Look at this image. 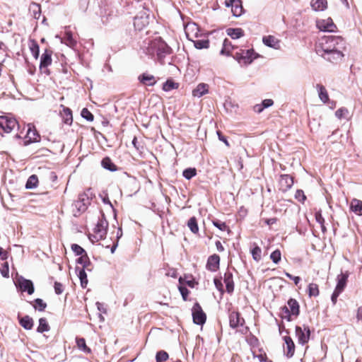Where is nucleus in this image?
<instances>
[{
	"instance_id": "obj_37",
	"label": "nucleus",
	"mask_w": 362,
	"mask_h": 362,
	"mask_svg": "<svg viewBox=\"0 0 362 362\" xmlns=\"http://www.w3.org/2000/svg\"><path fill=\"white\" fill-rule=\"evenodd\" d=\"M38 183V178L36 175H32L29 177L28 179L26 184H25V188L26 189H34L37 186Z\"/></svg>"
},
{
	"instance_id": "obj_64",
	"label": "nucleus",
	"mask_w": 362,
	"mask_h": 362,
	"mask_svg": "<svg viewBox=\"0 0 362 362\" xmlns=\"http://www.w3.org/2000/svg\"><path fill=\"white\" fill-rule=\"evenodd\" d=\"M8 257L7 252L5 251L1 247H0V258L2 260L6 259Z\"/></svg>"
},
{
	"instance_id": "obj_21",
	"label": "nucleus",
	"mask_w": 362,
	"mask_h": 362,
	"mask_svg": "<svg viewBox=\"0 0 362 362\" xmlns=\"http://www.w3.org/2000/svg\"><path fill=\"white\" fill-rule=\"evenodd\" d=\"M63 110L60 112V115L64 123L71 125L73 122L72 111L70 108L62 105Z\"/></svg>"
},
{
	"instance_id": "obj_32",
	"label": "nucleus",
	"mask_w": 362,
	"mask_h": 362,
	"mask_svg": "<svg viewBox=\"0 0 362 362\" xmlns=\"http://www.w3.org/2000/svg\"><path fill=\"white\" fill-rule=\"evenodd\" d=\"M243 10L242 1L240 0H235L231 8L233 15L235 17L240 16L243 13Z\"/></svg>"
},
{
	"instance_id": "obj_3",
	"label": "nucleus",
	"mask_w": 362,
	"mask_h": 362,
	"mask_svg": "<svg viewBox=\"0 0 362 362\" xmlns=\"http://www.w3.org/2000/svg\"><path fill=\"white\" fill-rule=\"evenodd\" d=\"M148 51L152 54L156 53L158 60L163 64L164 58L171 54L172 49L161 37H158L151 41L148 45Z\"/></svg>"
},
{
	"instance_id": "obj_23",
	"label": "nucleus",
	"mask_w": 362,
	"mask_h": 362,
	"mask_svg": "<svg viewBox=\"0 0 362 362\" xmlns=\"http://www.w3.org/2000/svg\"><path fill=\"white\" fill-rule=\"evenodd\" d=\"M349 274L347 273H343L341 272L340 274L337 276V284L335 287V289L342 292L346 285L347 279H348Z\"/></svg>"
},
{
	"instance_id": "obj_8",
	"label": "nucleus",
	"mask_w": 362,
	"mask_h": 362,
	"mask_svg": "<svg viewBox=\"0 0 362 362\" xmlns=\"http://www.w3.org/2000/svg\"><path fill=\"white\" fill-rule=\"evenodd\" d=\"M148 23L149 15L146 11H141L134 18V26L136 30H143Z\"/></svg>"
},
{
	"instance_id": "obj_10",
	"label": "nucleus",
	"mask_w": 362,
	"mask_h": 362,
	"mask_svg": "<svg viewBox=\"0 0 362 362\" xmlns=\"http://www.w3.org/2000/svg\"><path fill=\"white\" fill-rule=\"evenodd\" d=\"M296 334L298 337V343L303 345L306 344L310 339V328L308 326H304V329H303L300 327L296 326Z\"/></svg>"
},
{
	"instance_id": "obj_38",
	"label": "nucleus",
	"mask_w": 362,
	"mask_h": 362,
	"mask_svg": "<svg viewBox=\"0 0 362 362\" xmlns=\"http://www.w3.org/2000/svg\"><path fill=\"white\" fill-rule=\"evenodd\" d=\"M178 86V83L174 82L172 79H168L163 85V90L165 92H168L177 88Z\"/></svg>"
},
{
	"instance_id": "obj_22",
	"label": "nucleus",
	"mask_w": 362,
	"mask_h": 362,
	"mask_svg": "<svg viewBox=\"0 0 362 362\" xmlns=\"http://www.w3.org/2000/svg\"><path fill=\"white\" fill-rule=\"evenodd\" d=\"M209 85L206 83H201L192 90V95L194 97L201 98L204 95L208 93Z\"/></svg>"
},
{
	"instance_id": "obj_36",
	"label": "nucleus",
	"mask_w": 362,
	"mask_h": 362,
	"mask_svg": "<svg viewBox=\"0 0 362 362\" xmlns=\"http://www.w3.org/2000/svg\"><path fill=\"white\" fill-rule=\"evenodd\" d=\"M50 329L49 325L47 323V321L45 318L42 317L39 320V325L37 328V332L40 333H42L44 332H47Z\"/></svg>"
},
{
	"instance_id": "obj_33",
	"label": "nucleus",
	"mask_w": 362,
	"mask_h": 362,
	"mask_svg": "<svg viewBox=\"0 0 362 362\" xmlns=\"http://www.w3.org/2000/svg\"><path fill=\"white\" fill-rule=\"evenodd\" d=\"M233 46L230 41L226 38L223 42V47L220 52V54L230 56Z\"/></svg>"
},
{
	"instance_id": "obj_29",
	"label": "nucleus",
	"mask_w": 362,
	"mask_h": 362,
	"mask_svg": "<svg viewBox=\"0 0 362 362\" xmlns=\"http://www.w3.org/2000/svg\"><path fill=\"white\" fill-rule=\"evenodd\" d=\"M19 323L25 329H31L33 326V320L28 315H25L23 317H20Z\"/></svg>"
},
{
	"instance_id": "obj_19",
	"label": "nucleus",
	"mask_w": 362,
	"mask_h": 362,
	"mask_svg": "<svg viewBox=\"0 0 362 362\" xmlns=\"http://www.w3.org/2000/svg\"><path fill=\"white\" fill-rule=\"evenodd\" d=\"M138 79L144 85L153 86L156 83L155 77L148 73H144L139 76Z\"/></svg>"
},
{
	"instance_id": "obj_47",
	"label": "nucleus",
	"mask_w": 362,
	"mask_h": 362,
	"mask_svg": "<svg viewBox=\"0 0 362 362\" xmlns=\"http://www.w3.org/2000/svg\"><path fill=\"white\" fill-rule=\"evenodd\" d=\"M168 354L165 351H159L156 356V362H163L168 359Z\"/></svg>"
},
{
	"instance_id": "obj_50",
	"label": "nucleus",
	"mask_w": 362,
	"mask_h": 362,
	"mask_svg": "<svg viewBox=\"0 0 362 362\" xmlns=\"http://www.w3.org/2000/svg\"><path fill=\"white\" fill-rule=\"evenodd\" d=\"M71 247L72 251L77 256H83V255H85V252H86V250L78 244H72Z\"/></svg>"
},
{
	"instance_id": "obj_54",
	"label": "nucleus",
	"mask_w": 362,
	"mask_h": 362,
	"mask_svg": "<svg viewBox=\"0 0 362 362\" xmlns=\"http://www.w3.org/2000/svg\"><path fill=\"white\" fill-rule=\"evenodd\" d=\"M348 113H349V111L346 107H341L335 112V116L338 119H341Z\"/></svg>"
},
{
	"instance_id": "obj_52",
	"label": "nucleus",
	"mask_w": 362,
	"mask_h": 362,
	"mask_svg": "<svg viewBox=\"0 0 362 362\" xmlns=\"http://www.w3.org/2000/svg\"><path fill=\"white\" fill-rule=\"evenodd\" d=\"M212 223L215 227L218 228L221 231H225L228 229V226H226V223L220 220H214Z\"/></svg>"
},
{
	"instance_id": "obj_11",
	"label": "nucleus",
	"mask_w": 362,
	"mask_h": 362,
	"mask_svg": "<svg viewBox=\"0 0 362 362\" xmlns=\"http://www.w3.org/2000/svg\"><path fill=\"white\" fill-rule=\"evenodd\" d=\"M317 27L322 31L324 32H334L337 26L333 23L332 18H328L325 20H320L317 21Z\"/></svg>"
},
{
	"instance_id": "obj_46",
	"label": "nucleus",
	"mask_w": 362,
	"mask_h": 362,
	"mask_svg": "<svg viewBox=\"0 0 362 362\" xmlns=\"http://www.w3.org/2000/svg\"><path fill=\"white\" fill-rule=\"evenodd\" d=\"M34 308L39 311H44L47 307V304L41 299L36 298L35 300Z\"/></svg>"
},
{
	"instance_id": "obj_12",
	"label": "nucleus",
	"mask_w": 362,
	"mask_h": 362,
	"mask_svg": "<svg viewBox=\"0 0 362 362\" xmlns=\"http://www.w3.org/2000/svg\"><path fill=\"white\" fill-rule=\"evenodd\" d=\"M18 286L23 292H27L29 295L33 294L35 291L33 281L23 276L18 279Z\"/></svg>"
},
{
	"instance_id": "obj_15",
	"label": "nucleus",
	"mask_w": 362,
	"mask_h": 362,
	"mask_svg": "<svg viewBox=\"0 0 362 362\" xmlns=\"http://www.w3.org/2000/svg\"><path fill=\"white\" fill-rule=\"evenodd\" d=\"M220 257L218 255H213L209 257L206 267L209 271L216 272L219 268Z\"/></svg>"
},
{
	"instance_id": "obj_63",
	"label": "nucleus",
	"mask_w": 362,
	"mask_h": 362,
	"mask_svg": "<svg viewBox=\"0 0 362 362\" xmlns=\"http://www.w3.org/2000/svg\"><path fill=\"white\" fill-rule=\"evenodd\" d=\"M217 134L218 136V139L220 141H223L227 146H229L228 141L227 139L226 138V136L222 135V134L220 132H217Z\"/></svg>"
},
{
	"instance_id": "obj_35",
	"label": "nucleus",
	"mask_w": 362,
	"mask_h": 362,
	"mask_svg": "<svg viewBox=\"0 0 362 362\" xmlns=\"http://www.w3.org/2000/svg\"><path fill=\"white\" fill-rule=\"evenodd\" d=\"M186 35L187 37H189V31L192 33H194V35L195 37H198L199 35L198 33L199 32V28L197 25V24L192 23H188L186 26Z\"/></svg>"
},
{
	"instance_id": "obj_9",
	"label": "nucleus",
	"mask_w": 362,
	"mask_h": 362,
	"mask_svg": "<svg viewBox=\"0 0 362 362\" xmlns=\"http://www.w3.org/2000/svg\"><path fill=\"white\" fill-rule=\"evenodd\" d=\"M192 315L194 323L202 325L205 323L206 315L203 311L199 303H195L192 309Z\"/></svg>"
},
{
	"instance_id": "obj_18",
	"label": "nucleus",
	"mask_w": 362,
	"mask_h": 362,
	"mask_svg": "<svg viewBox=\"0 0 362 362\" xmlns=\"http://www.w3.org/2000/svg\"><path fill=\"white\" fill-rule=\"evenodd\" d=\"M263 43L269 47L278 49L280 48V41L272 35H268L263 37Z\"/></svg>"
},
{
	"instance_id": "obj_5",
	"label": "nucleus",
	"mask_w": 362,
	"mask_h": 362,
	"mask_svg": "<svg viewBox=\"0 0 362 362\" xmlns=\"http://www.w3.org/2000/svg\"><path fill=\"white\" fill-rule=\"evenodd\" d=\"M258 54L255 53L253 49H240V52H235L233 58L238 61L240 65H248L251 64L254 59L258 57Z\"/></svg>"
},
{
	"instance_id": "obj_41",
	"label": "nucleus",
	"mask_w": 362,
	"mask_h": 362,
	"mask_svg": "<svg viewBox=\"0 0 362 362\" xmlns=\"http://www.w3.org/2000/svg\"><path fill=\"white\" fill-rule=\"evenodd\" d=\"M76 344L78 349L85 353L90 354L91 352L90 349L86 346V340L83 338L76 339Z\"/></svg>"
},
{
	"instance_id": "obj_48",
	"label": "nucleus",
	"mask_w": 362,
	"mask_h": 362,
	"mask_svg": "<svg viewBox=\"0 0 362 362\" xmlns=\"http://www.w3.org/2000/svg\"><path fill=\"white\" fill-rule=\"evenodd\" d=\"M281 253L279 250H276L270 255V259L274 264H278L281 261Z\"/></svg>"
},
{
	"instance_id": "obj_27",
	"label": "nucleus",
	"mask_w": 362,
	"mask_h": 362,
	"mask_svg": "<svg viewBox=\"0 0 362 362\" xmlns=\"http://www.w3.org/2000/svg\"><path fill=\"white\" fill-rule=\"evenodd\" d=\"M316 88L317 89L318 95L320 100L324 103H327L329 98L325 87L321 84H317Z\"/></svg>"
},
{
	"instance_id": "obj_28",
	"label": "nucleus",
	"mask_w": 362,
	"mask_h": 362,
	"mask_svg": "<svg viewBox=\"0 0 362 362\" xmlns=\"http://www.w3.org/2000/svg\"><path fill=\"white\" fill-rule=\"evenodd\" d=\"M101 165L105 169L111 172H115L117 170V166L109 157L104 158L101 161Z\"/></svg>"
},
{
	"instance_id": "obj_44",
	"label": "nucleus",
	"mask_w": 362,
	"mask_h": 362,
	"mask_svg": "<svg viewBox=\"0 0 362 362\" xmlns=\"http://www.w3.org/2000/svg\"><path fill=\"white\" fill-rule=\"evenodd\" d=\"M197 175V170L194 168H189L184 170L183 177L187 180H190Z\"/></svg>"
},
{
	"instance_id": "obj_53",
	"label": "nucleus",
	"mask_w": 362,
	"mask_h": 362,
	"mask_svg": "<svg viewBox=\"0 0 362 362\" xmlns=\"http://www.w3.org/2000/svg\"><path fill=\"white\" fill-rule=\"evenodd\" d=\"M0 272L4 278H8L9 269H8V263L7 262H6L3 264L2 267L0 268Z\"/></svg>"
},
{
	"instance_id": "obj_57",
	"label": "nucleus",
	"mask_w": 362,
	"mask_h": 362,
	"mask_svg": "<svg viewBox=\"0 0 362 362\" xmlns=\"http://www.w3.org/2000/svg\"><path fill=\"white\" fill-rule=\"evenodd\" d=\"M284 274H285L286 277H288V279H290L293 281L295 285L297 286L300 283V278L299 276H293L291 274H289L288 272H285Z\"/></svg>"
},
{
	"instance_id": "obj_31",
	"label": "nucleus",
	"mask_w": 362,
	"mask_h": 362,
	"mask_svg": "<svg viewBox=\"0 0 362 362\" xmlns=\"http://www.w3.org/2000/svg\"><path fill=\"white\" fill-rule=\"evenodd\" d=\"M86 269L76 268V271L78 272V276L81 281V286L82 288H86L88 284L87 274L85 272Z\"/></svg>"
},
{
	"instance_id": "obj_34",
	"label": "nucleus",
	"mask_w": 362,
	"mask_h": 362,
	"mask_svg": "<svg viewBox=\"0 0 362 362\" xmlns=\"http://www.w3.org/2000/svg\"><path fill=\"white\" fill-rule=\"evenodd\" d=\"M350 208L351 211L358 213L359 215L362 214V202L357 199H354L351 202Z\"/></svg>"
},
{
	"instance_id": "obj_25",
	"label": "nucleus",
	"mask_w": 362,
	"mask_h": 362,
	"mask_svg": "<svg viewBox=\"0 0 362 362\" xmlns=\"http://www.w3.org/2000/svg\"><path fill=\"white\" fill-rule=\"evenodd\" d=\"M76 262L81 265H82L81 269H86L88 271L92 270V264L90 261V259L87 255V252H85V255L81 256L76 259Z\"/></svg>"
},
{
	"instance_id": "obj_1",
	"label": "nucleus",
	"mask_w": 362,
	"mask_h": 362,
	"mask_svg": "<svg viewBox=\"0 0 362 362\" xmlns=\"http://www.w3.org/2000/svg\"><path fill=\"white\" fill-rule=\"evenodd\" d=\"M345 42L340 36L325 35L315 45L317 54L325 60L338 64L343 60Z\"/></svg>"
},
{
	"instance_id": "obj_39",
	"label": "nucleus",
	"mask_w": 362,
	"mask_h": 362,
	"mask_svg": "<svg viewBox=\"0 0 362 362\" xmlns=\"http://www.w3.org/2000/svg\"><path fill=\"white\" fill-rule=\"evenodd\" d=\"M187 226L193 233H197L199 231V227L197 218L193 216L191 217L187 222Z\"/></svg>"
},
{
	"instance_id": "obj_7",
	"label": "nucleus",
	"mask_w": 362,
	"mask_h": 362,
	"mask_svg": "<svg viewBox=\"0 0 362 362\" xmlns=\"http://www.w3.org/2000/svg\"><path fill=\"white\" fill-rule=\"evenodd\" d=\"M16 127H18L16 119L8 116H0V134L9 133Z\"/></svg>"
},
{
	"instance_id": "obj_42",
	"label": "nucleus",
	"mask_w": 362,
	"mask_h": 362,
	"mask_svg": "<svg viewBox=\"0 0 362 362\" xmlns=\"http://www.w3.org/2000/svg\"><path fill=\"white\" fill-rule=\"evenodd\" d=\"M63 42L69 47H74L76 42L73 38L72 34L71 32H66L65 35L63 38Z\"/></svg>"
},
{
	"instance_id": "obj_16",
	"label": "nucleus",
	"mask_w": 362,
	"mask_h": 362,
	"mask_svg": "<svg viewBox=\"0 0 362 362\" xmlns=\"http://www.w3.org/2000/svg\"><path fill=\"white\" fill-rule=\"evenodd\" d=\"M279 184L283 191H287L291 189L293 185V177L288 175H281L279 180Z\"/></svg>"
},
{
	"instance_id": "obj_14",
	"label": "nucleus",
	"mask_w": 362,
	"mask_h": 362,
	"mask_svg": "<svg viewBox=\"0 0 362 362\" xmlns=\"http://www.w3.org/2000/svg\"><path fill=\"white\" fill-rule=\"evenodd\" d=\"M30 124L28 125L27 134L25 135L26 140L24 142V145H28L33 142H37L40 139V135L35 129H33Z\"/></svg>"
},
{
	"instance_id": "obj_61",
	"label": "nucleus",
	"mask_w": 362,
	"mask_h": 362,
	"mask_svg": "<svg viewBox=\"0 0 362 362\" xmlns=\"http://www.w3.org/2000/svg\"><path fill=\"white\" fill-rule=\"evenodd\" d=\"M262 103L264 108H267L271 107L274 104V102L272 99H265Z\"/></svg>"
},
{
	"instance_id": "obj_58",
	"label": "nucleus",
	"mask_w": 362,
	"mask_h": 362,
	"mask_svg": "<svg viewBox=\"0 0 362 362\" xmlns=\"http://www.w3.org/2000/svg\"><path fill=\"white\" fill-rule=\"evenodd\" d=\"M179 291L185 300H187V297L189 294V290L185 286H180Z\"/></svg>"
},
{
	"instance_id": "obj_26",
	"label": "nucleus",
	"mask_w": 362,
	"mask_h": 362,
	"mask_svg": "<svg viewBox=\"0 0 362 362\" xmlns=\"http://www.w3.org/2000/svg\"><path fill=\"white\" fill-rule=\"evenodd\" d=\"M311 7L315 11H324L327 7V0H312Z\"/></svg>"
},
{
	"instance_id": "obj_51",
	"label": "nucleus",
	"mask_w": 362,
	"mask_h": 362,
	"mask_svg": "<svg viewBox=\"0 0 362 362\" xmlns=\"http://www.w3.org/2000/svg\"><path fill=\"white\" fill-rule=\"evenodd\" d=\"M251 253L252 255L253 259L258 262L261 259V254H262V250L259 247L255 246L252 248L251 250Z\"/></svg>"
},
{
	"instance_id": "obj_24",
	"label": "nucleus",
	"mask_w": 362,
	"mask_h": 362,
	"mask_svg": "<svg viewBox=\"0 0 362 362\" xmlns=\"http://www.w3.org/2000/svg\"><path fill=\"white\" fill-rule=\"evenodd\" d=\"M284 341L286 344V351L285 354L288 358H291L295 351V344L290 337H284Z\"/></svg>"
},
{
	"instance_id": "obj_62",
	"label": "nucleus",
	"mask_w": 362,
	"mask_h": 362,
	"mask_svg": "<svg viewBox=\"0 0 362 362\" xmlns=\"http://www.w3.org/2000/svg\"><path fill=\"white\" fill-rule=\"evenodd\" d=\"M34 7L37 8V11L33 10L34 18H36V19H38L40 18V6H39V4H34Z\"/></svg>"
},
{
	"instance_id": "obj_2",
	"label": "nucleus",
	"mask_w": 362,
	"mask_h": 362,
	"mask_svg": "<svg viewBox=\"0 0 362 362\" xmlns=\"http://www.w3.org/2000/svg\"><path fill=\"white\" fill-rule=\"evenodd\" d=\"M93 197L95 194L91 188H88L84 192L80 194L78 199L72 205L74 216L77 217L85 212Z\"/></svg>"
},
{
	"instance_id": "obj_20",
	"label": "nucleus",
	"mask_w": 362,
	"mask_h": 362,
	"mask_svg": "<svg viewBox=\"0 0 362 362\" xmlns=\"http://www.w3.org/2000/svg\"><path fill=\"white\" fill-rule=\"evenodd\" d=\"M223 281L226 284V289L228 293H232L234 291V282L233 279V274L227 271L224 274Z\"/></svg>"
},
{
	"instance_id": "obj_6",
	"label": "nucleus",
	"mask_w": 362,
	"mask_h": 362,
	"mask_svg": "<svg viewBox=\"0 0 362 362\" xmlns=\"http://www.w3.org/2000/svg\"><path fill=\"white\" fill-rule=\"evenodd\" d=\"M108 227V222L105 218V215L103 214L102 217L99 218L95 228H94L95 235L93 237L97 241L99 240L104 239L107 235V230Z\"/></svg>"
},
{
	"instance_id": "obj_59",
	"label": "nucleus",
	"mask_w": 362,
	"mask_h": 362,
	"mask_svg": "<svg viewBox=\"0 0 362 362\" xmlns=\"http://www.w3.org/2000/svg\"><path fill=\"white\" fill-rule=\"evenodd\" d=\"M341 293V292L334 289V291L332 293V296H331V300H332L333 305L336 304L337 300V298L340 295Z\"/></svg>"
},
{
	"instance_id": "obj_56",
	"label": "nucleus",
	"mask_w": 362,
	"mask_h": 362,
	"mask_svg": "<svg viewBox=\"0 0 362 362\" xmlns=\"http://www.w3.org/2000/svg\"><path fill=\"white\" fill-rule=\"evenodd\" d=\"M54 288V292L57 295L62 294L64 291V286L59 282L55 281Z\"/></svg>"
},
{
	"instance_id": "obj_4",
	"label": "nucleus",
	"mask_w": 362,
	"mask_h": 362,
	"mask_svg": "<svg viewBox=\"0 0 362 362\" xmlns=\"http://www.w3.org/2000/svg\"><path fill=\"white\" fill-rule=\"evenodd\" d=\"M300 313V305L294 298H290L287 301V305L281 308L280 317L288 322L292 320V316L297 317Z\"/></svg>"
},
{
	"instance_id": "obj_60",
	"label": "nucleus",
	"mask_w": 362,
	"mask_h": 362,
	"mask_svg": "<svg viewBox=\"0 0 362 362\" xmlns=\"http://www.w3.org/2000/svg\"><path fill=\"white\" fill-rule=\"evenodd\" d=\"M315 220L320 225L325 223V219L322 216L321 211H317L315 213Z\"/></svg>"
},
{
	"instance_id": "obj_43",
	"label": "nucleus",
	"mask_w": 362,
	"mask_h": 362,
	"mask_svg": "<svg viewBox=\"0 0 362 362\" xmlns=\"http://www.w3.org/2000/svg\"><path fill=\"white\" fill-rule=\"evenodd\" d=\"M194 42V45L197 49H201L204 48H208L209 47V40H192Z\"/></svg>"
},
{
	"instance_id": "obj_17",
	"label": "nucleus",
	"mask_w": 362,
	"mask_h": 362,
	"mask_svg": "<svg viewBox=\"0 0 362 362\" xmlns=\"http://www.w3.org/2000/svg\"><path fill=\"white\" fill-rule=\"evenodd\" d=\"M52 52L49 49H45L44 53L41 56L40 68V69L43 68H47L52 64Z\"/></svg>"
},
{
	"instance_id": "obj_45",
	"label": "nucleus",
	"mask_w": 362,
	"mask_h": 362,
	"mask_svg": "<svg viewBox=\"0 0 362 362\" xmlns=\"http://www.w3.org/2000/svg\"><path fill=\"white\" fill-rule=\"evenodd\" d=\"M30 49L34 58L37 59L39 57L40 48L38 44L35 41H32V43L30 45Z\"/></svg>"
},
{
	"instance_id": "obj_40",
	"label": "nucleus",
	"mask_w": 362,
	"mask_h": 362,
	"mask_svg": "<svg viewBox=\"0 0 362 362\" xmlns=\"http://www.w3.org/2000/svg\"><path fill=\"white\" fill-rule=\"evenodd\" d=\"M308 290L310 297H316L319 296L320 291L317 284L313 283L310 284L308 285Z\"/></svg>"
},
{
	"instance_id": "obj_55",
	"label": "nucleus",
	"mask_w": 362,
	"mask_h": 362,
	"mask_svg": "<svg viewBox=\"0 0 362 362\" xmlns=\"http://www.w3.org/2000/svg\"><path fill=\"white\" fill-rule=\"evenodd\" d=\"M295 198L296 199H298L299 202H303V203L306 199V197H305V195L304 194V192L303 190H301V189H298L296 192Z\"/></svg>"
},
{
	"instance_id": "obj_49",
	"label": "nucleus",
	"mask_w": 362,
	"mask_h": 362,
	"mask_svg": "<svg viewBox=\"0 0 362 362\" xmlns=\"http://www.w3.org/2000/svg\"><path fill=\"white\" fill-rule=\"evenodd\" d=\"M81 115L83 118L89 122H92L94 119L93 115L87 108L82 109Z\"/></svg>"
},
{
	"instance_id": "obj_30",
	"label": "nucleus",
	"mask_w": 362,
	"mask_h": 362,
	"mask_svg": "<svg viewBox=\"0 0 362 362\" xmlns=\"http://www.w3.org/2000/svg\"><path fill=\"white\" fill-rule=\"evenodd\" d=\"M226 33L232 39H238L244 35V31L241 28H228Z\"/></svg>"
},
{
	"instance_id": "obj_13",
	"label": "nucleus",
	"mask_w": 362,
	"mask_h": 362,
	"mask_svg": "<svg viewBox=\"0 0 362 362\" xmlns=\"http://www.w3.org/2000/svg\"><path fill=\"white\" fill-rule=\"evenodd\" d=\"M230 327L235 329L239 326H243L245 323L244 318L240 317V313L233 311L229 315Z\"/></svg>"
}]
</instances>
